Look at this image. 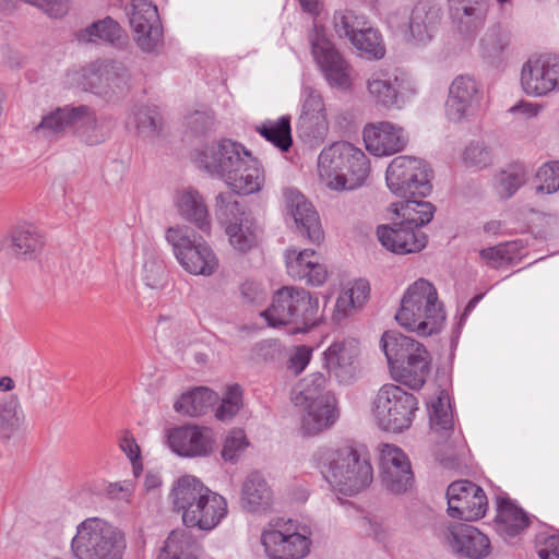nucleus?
<instances>
[{"mask_svg": "<svg viewBox=\"0 0 559 559\" xmlns=\"http://www.w3.org/2000/svg\"><path fill=\"white\" fill-rule=\"evenodd\" d=\"M168 499L173 510L190 528L212 531L228 513L227 500L193 475H182L171 485Z\"/></svg>", "mask_w": 559, "mask_h": 559, "instance_id": "obj_1", "label": "nucleus"}, {"mask_svg": "<svg viewBox=\"0 0 559 559\" xmlns=\"http://www.w3.org/2000/svg\"><path fill=\"white\" fill-rule=\"evenodd\" d=\"M316 468L336 491L355 496L370 486V462L350 445L321 447L312 455Z\"/></svg>", "mask_w": 559, "mask_h": 559, "instance_id": "obj_2", "label": "nucleus"}, {"mask_svg": "<svg viewBox=\"0 0 559 559\" xmlns=\"http://www.w3.org/2000/svg\"><path fill=\"white\" fill-rule=\"evenodd\" d=\"M290 400L301 412L300 430L305 436H317L338 419L337 400L328 389V379L321 372L302 378L292 390Z\"/></svg>", "mask_w": 559, "mask_h": 559, "instance_id": "obj_3", "label": "nucleus"}, {"mask_svg": "<svg viewBox=\"0 0 559 559\" xmlns=\"http://www.w3.org/2000/svg\"><path fill=\"white\" fill-rule=\"evenodd\" d=\"M317 173L321 183L330 190H354L366 182L370 174V164L360 148L340 141L320 152Z\"/></svg>", "mask_w": 559, "mask_h": 559, "instance_id": "obj_4", "label": "nucleus"}, {"mask_svg": "<svg viewBox=\"0 0 559 559\" xmlns=\"http://www.w3.org/2000/svg\"><path fill=\"white\" fill-rule=\"evenodd\" d=\"M395 320L402 328L419 336L439 333L444 326L445 311L435 285L426 278H418L408 285Z\"/></svg>", "mask_w": 559, "mask_h": 559, "instance_id": "obj_5", "label": "nucleus"}, {"mask_svg": "<svg viewBox=\"0 0 559 559\" xmlns=\"http://www.w3.org/2000/svg\"><path fill=\"white\" fill-rule=\"evenodd\" d=\"M381 348L392 378L413 389H420L430 373L431 357L418 341L396 331L383 333Z\"/></svg>", "mask_w": 559, "mask_h": 559, "instance_id": "obj_6", "label": "nucleus"}, {"mask_svg": "<svg viewBox=\"0 0 559 559\" xmlns=\"http://www.w3.org/2000/svg\"><path fill=\"white\" fill-rule=\"evenodd\" d=\"M126 550L124 533L97 516L79 523L70 544V551L75 559H123Z\"/></svg>", "mask_w": 559, "mask_h": 559, "instance_id": "obj_7", "label": "nucleus"}, {"mask_svg": "<svg viewBox=\"0 0 559 559\" xmlns=\"http://www.w3.org/2000/svg\"><path fill=\"white\" fill-rule=\"evenodd\" d=\"M261 317L273 328L295 324L307 330L321 321L322 312L318 297L301 287L283 286L274 293Z\"/></svg>", "mask_w": 559, "mask_h": 559, "instance_id": "obj_8", "label": "nucleus"}, {"mask_svg": "<svg viewBox=\"0 0 559 559\" xmlns=\"http://www.w3.org/2000/svg\"><path fill=\"white\" fill-rule=\"evenodd\" d=\"M260 543L269 559H304L310 554L312 530L298 520L278 519L262 530Z\"/></svg>", "mask_w": 559, "mask_h": 559, "instance_id": "obj_9", "label": "nucleus"}, {"mask_svg": "<svg viewBox=\"0 0 559 559\" xmlns=\"http://www.w3.org/2000/svg\"><path fill=\"white\" fill-rule=\"evenodd\" d=\"M417 409L416 396L391 383L382 385L371 403V415L377 426L394 433L412 426Z\"/></svg>", "mask_w": 559, "mask_h": 559, "instance_id": "obj_10", "label": "nucleus"}, {"mask_svg": "<svg viewBox=\"0 0 559 559\" xmlns=\"http://www.w3.org/2000/svg\"><path fill=\"white\" fill-rule=\"evenodd\" d=\"M192 236L186 225L169 226L165 230V240L179 265L191 275L211 276L218 269L217 255L206 241Z\"/></svg>", "mask_w": 559, "mask_h": 559, "instance_id": "obj_11", "label": "nucleus"}, {"mask_svg": "<svg viewBox=\"0 0 559 559\" xmlns=\"http://www.w3.org/2000/svg\"><path fill=\"white\" fill-rule=\"evenodd\" d=\"M215 215L235 250L248 252L258 245L259 225L233 193L222 192L216 197Z\"/></svg>", "mask_w": 559, "mask_h": 559, "instance_id": "obj_12", "label": "nucleus"}, {"mask_svg": "<svg viewBox=\"0 0 559 559\" xmlns=\"http://www.w3.org/2000/svg\"><path fill=\"white\" fill-rule=\"evenodd\" d=\"M368 99L386 110L403 109L417 94L414 81L397 70L377 69L366 79Z\"/></svg>", "mask_w": 559, "mask_h": 559, "instance_id": "obj_13", "label": "nucleus"}, {"mask_svg": "<svg viewBox=\"0 0 559 559\" xmlns=\"http://www.w3.org/2000/svg\"><path fill=\"white\" fill-rule=\"evenodd\" d=\"M385 181L390 191L399 198H425L432 189L428 165L420 158L407 155L390 162Z\"/></svg>", "mask_w": 559, "mask_h": 559, "instance_id": "obj_14", "label": "nucleus"}, {"mask_svg": "<svg viewBox=\"0 0 559 559\" xmlns=\"http://www.w3.org/2000/svg\"><path fill=\"white\" fill-rule=\"evenodd\" d=\"M519 85L523 94L533 98L547 97L559 92V55L531 53L522 63Z\"/></svg>", "mask_w": 559, "mask_h": 559, "instance_id": "obj_15", "label": "nucleus"}, {"mask_svg": "<svg viewBox=\"0 0 559 559\" xmlns=\"http://www.w3.org/2000/svg\"><path fill=\"white\" fill-rule=\"evenodd\" d=\"M484 91L480 82L468 74H460L449 85L444 114L452 123H465L480 111Z\"/></svg>", "mask_w": 559, "mask_h": 559, "instance_id": "obj_16", "label": "nucleus"}, {"mask_svg": "<svg viewBox=\"0 0 559 559\" xmlns=\"http://www.w3.org/2000/svg\"><path fill=\"white\" fill-rule=\"evenodd\" d=\"M249 152L239 142L222 139L197 148L193 158L199 168L211 177L225 181Z\"/></svg>", "mask_w": 559, "mask_h": 559, "instance_id": "obj_17", "label": "nucleus"}, {"mask_svg": "<svg viewBox=\"0 0 559 559\" xmlns=\"http://www.w3.org/2000/svg\"><path fill=\"white\" fill-rule=\"evenodd\" d=\"M312 56L331 87L347 90L352 85L350 66L325 36L323 27L314 24L310 34Z\"/></svg>", "mask_w": 559, "mask_h": 559, "instance_id": "obj_18", "label": "nucleus"}, {"mask_svg": "<svg viewBox=\"0 0 559 559\" xmlns=\"http://www.w3.org/2000/svg\"><path fill=\"white\" fill-rule=\"evenodd\" d=\"M448 514L463 521H477L485 516L488 500L481 487L471 480H456L447 489Z\"/></svg>", "mask_w": 559, "mask_h": 559, "instance_id": "obj_19", "label": "nucleus"}, {"mask_svg": "<svg viewBox=\"0 0 559 559\" xmlns=\"http://www.w3.org/2000/svg\"><path fill=\"white\" fill-rule=\"evenodd\" d=\"M379 451L380 479L383 487L393 495L409 491L414 485V475L404 451L389 443L381 444Z\"/></svg>", "mask_w": 559, "mask_h": 559, "instance_id": "obj_20", "label": "nucleus"}, {"mask_svg": "<svg viewBox=\"0 0 559 559\" xmlns=\"http://www.w3.org/2000/svg\"><path fill=\"white\" fill-rule=\"evenodd\" d=\"M362 140L366 150L377 156H391L404 151L409 134L404 127L389 120L369 122L364 127Z\"/></svg>", "mask_w": 559, "mask_h": 559, "instance_id": "obj_21", "label": "nucleus"}, {"mask_svg": "<svg viewBox=\"0 0 559 559\" xmlns=\"http://www.w3.org/2000/svg\"><path fill=\"white\" fill-rule=\"evenodd\" d=\"M128 13L136 45L146 52L157 49L163 40L157 8L147 0H132Z\"/></svg>", "mask_w": 559, "mask_h": 559, "instance_id": "obj_22", "label": "nucleus"}, {"mask_svg": "<svg viewBox=\"0 0 559 559\" xmlns=\"http://www.w3.org/2000/svg\"><path fill=\"white\" fill-rule=\"evenodd\" d=\"M166 442L169 449L180 456L201 457L213 452L215 438L210 428L186 425L169 429Z\"/></svg>", "mask_w": 559, "mask_h": 559, "instance_id": "obj_23", "label": "nucleus"}, {"mask_svg": "<svg viewBox=\"0 0 559 559\" xmlns=\"http://www.w3.org/2000/svg\"><path fill=\"white\" fill-rule=\"evenodd\" d=\"M441 539L453 554L472 559L487 557L491 550L489 538L478 528L467 524H450L442 531Z\"/></svg>", "mask_w": 559, "mask_h": 559, "instance_id": "obj_24", "label": "nucleus"}, {"mask_svg": "<svg viewBox=\"0 0 559 559\" xmlns=\"http://www.w3.org/2000/svg\"><path fill=\"white\" fill-rule=\"evenodd\" d=\"M74 123L93 126L95 122L91 108L84 105L57 108L41 118V121L34 128V133L36 138L51 142L61 138L67 128L74 129Z\"/></svg>", "mask_w": 559, "mask_h": 559, "instance_id": "obj_25", "label": "nucleus"}, {"mask_svg": "<svg viewBox=\"0 0 559 559\" xmlns=\"http://www.w3.org/2000/svg\"><path fill=\"white\" fill-rule=\"evenodd\" d=\"M283 198L286 214L293 218L298 230L312 242L321 241L323 230L311 202L295 188H286Z\"/></svg>", "mask_w": 559, "mask_h": 559, "instance_id": "obj_26", "label": "nucleus"}, {"mask_svg": "<svg viewBox=\"0 0 559 559\" xmlns=\"http://www.w3.org/2000/svg\"><path fill=\"white\" fill-rule=\"evenodd\" d=\"M298 127L314 139L325 136L330 128L324 99L318 90L309 85L301 87Z\"/></svg>", "mask_w": 559, "mask_h": 559, "instance_id": "obj_27", "label": "nucleus"}, {"mask_svg": "<svg viewBox=\"0 0 559 559\" xmlns=\"http://www.w3.org/2000/svg\"><path fill=\"white\" fill-rule=\"evenodd\" d=\"M287 274L295 281L319 287L328 278V269L319 253L312 249L298 250L288 248L285 251Z\"/></svg>", "mask_w": 559, "mask_h": 559, "instance_id": "obj_28", "label": "nucleus"}, {"mask_svg": "<svg viewBox=\"0 0 559 559\" xmlns=\"http://www.w3.org/2000/svg\"><path fill=\"white\" fill-rule=\"evenodd\" d=\"M441 23V10L431 0H419L411 10L405 39L417 46L430 43Z\"/></svg>", "mask_w": 559, "mask_h": 559, "instance_id": "obj_29", "label": "nucleus"}, {"mask_svg": "<svg viewBox=\"0 0 559 559\" xmlns=\"http://www.w3.org/2000/svg\"><path fill=\"white\" fill-rule=\"evenodd\" d=\"M358 355L359 343L356 338L335 340L323 352L324 367L340 382H348L355 376Z\"/></svg>", "mask_w": 559, "mask_h": 559, "instance_id": "obj_30", "label": "nucleus"}, {"mask_svg": "<svg viewBox=\"0 0 559 559\" xmlns=\"http://www.w3.org/2000/svg\"><path fill=\"white\" fill-rule=\"evenodd\" d=\"M377 236L381 245L396 254L419 252L426 247L425 233L401 223L394 226L382 225L377 229Z\"/></svg>", "mask_w": 559, "mask_h": 559, "instance_id": "obj_31", "label": "nucleus"}, {"mask_svg": "<svg viewBox=\"0 0 559 559\" xmlns=\"http://www.w3.org/2000/svg\"><path fill=\"white\" fill-rule=\"evenodd\" d=\"M241 508L250 513L262 514L271 511L274 493L266 478L260 472H251L241 485Z\"/></svg>", "mask_w": 559, "mask_h": 559, "instance_id": "obj_32", "label": "nucleus"}, {"mask_svg": "<svg viewBox=\"0 0 559 559\" xmlns=\"http://www.w3.org/2000/svg\"><path fill=\"white\" fill-rule=\"evenodd\" d=\"M265 181L259 160L249 152L224 181L235 193L252 194L259 192Z\"/></svg>", "mask_w": 559, "mask_h": 559, "instance_id": "obj_33", "label": "nucleus"}, {"mask_svg": "<svg viewBox=\"0 0 559 559\" xmlns=\"http://www.w3.org/2000/svg\"><path fill=\"white\" fill-rule=\"evenodd\" d=\"M175 205L180 216L202 233L210 235L211 219L204 199L194 189H183L175 194Z\"/></svg>", "mask_w": 559, "mask_h": 559, "instance_id": "obj_34", "label": "nucleus"}, {"mask_svg": "<svg viewBox=\"0 0 559 559\" xmlns=\"http://www.w3.org/2000/svg\"><path fill=\"white\" fill-rule=\"evenodd\" d=\"M114 72L116 75L122 73V63L118 61H97L84 67L80 70H72L68 72V81L72 85L90 90L96 93L105 92L104 74Z\"/></svg>", "mask_w": 559, "mask_h": 559, "instance_id": "obj_35", "label": "nucleus"}, {"mask_svg": "<svg viewBox=\"0 0 559 559\" xmlns=\"http://www.w3.org/2000/svg\"><path fill=\"white\" fill-rule=\"evenodd\" d=\"M455 11L461 33L472 35L478 32L487 19L484 0H449Z\"/></svg>", "mask_w": 559, "mask_h": 559, "instance_id": "obj_36", "label": "nucleus"}, {"mask_svg": "<svg viewBox=\"0 0 559 559\" xmlns=\"http://www.w3.org/2000/svg\"><path fill=\"white\" fill-rule=\"evenodd\" d=\"M402 201L392 204L393 213L408 227H421L428 224L435 214L432 203L424 198H402Z\"/></svg>", "mask_w": 559, "mask_h": 559, "instance_id": "obj_37", "label": "nucleus"}, {"mask_svg": "<svg viewBox=\"0 0 559 559\" xmlns=\"http://www.w3.org/2000/svg\"><path fill=\"white\" fill-rule=\"evenodd\" d=\"M200 545L183 530H174L166 538L156 559H199Z\"/></svg>", "mask_w": 559, "mask_h": 559, "instance_id": "obj_38", "label": "nucleus"}, {"mask_svg": "<svg viewBox=\"0 0 559 559\" xmlns=\"http://www.w3.org/2000/svg\"><path fill=\"white\" fill-rule=\"evenodd\" d=\"M370 293L369 283L366 280H357L349 284L337 297L333 311V320L341 322L355 310L362 307Z\"/></svg>", "mask_w": 559, "mask_h": 559, "instance_id": "obj_39", "label": "nucleus"}, {"mask_svg": "<svg viewBox=\"0 0 559 559\" xmlns=\"http://www.w3.org/2000/svg\"><path fill=\"white\" fill-rule=\"evenodd\" d=\"M497 528L503 537H514L528 526V518L524 511L507 499L498 501Z\"/></svg>", "mask_w": 559, "mask_h": 559, "instance_id": "obj_40", "label": "nucleus"}, {"mask_svg": "<svg viewBox=\"0 0 559 559\" xmlns=\"http://www.w3.org/2000/svg\"><path fill=\"white\" fill-rule=\"evenodd\" d=\"M216 401L217 394L214 391L200 386L182 393L174 408L178 414L194 417L204 414Z\"/></svg>", "mask_w": 559, "mask_h": 559, "instance_id": "obj_41", "label": "nucleus"}, {"mask_svg": "<svg viewBox=\"0 0 559 559\" xmlns=\"http://www.w3.org/2000/svg\"><path fill=\"white\" fill-rule=\"evenodd\" d=\"M25 423V415L17 397L10 396L0 402V439L11 440L17 435Z\"/></svg>", "mask_w": 559, "mask_h": 559, "instance_id": "obj_42", "label": "nucleus"}, {"mask_svg": "<svg viewBox=\"0 0 559 559\" xmlns=\"http://www.w3.org/2000/svg\"><path fill=\"white\" fill-rule=\"evenodd\" d=\"M126 126L141 136L152 138L158 134L162 128V118L156 109L140 106L133 108L129 114Z\"/></svg>", "mask_w": 559, "mask_h": 559, "instance_id": "obj_43", "label": "nucleus"}, {"mask_svg": "<svg viewBox=\"0 0 559 559\" xmlns=\"http://www.w3.org/2000/svg\"><path fill=\"white\" fill-rule=\"evenodd\" d=\"M428 413L431 429L436 432H448L453 428V414L449 394L438 390L428 403Z\"/></svg>", "mask_w": 559, "mask_h": 559, "instance_id": "obj_44", "label": "nucleus"}, {"mask_svg": "<svg viewBox=\"0 0 559 559\" xmlns=\"http://www.w3.org/2000/svg\"><path fill=\"white\" fill-rule=\"evenodd\" d=\"M510 44L511 36L507 31L499 26L490 27L479 40V55L489 62L501 60Z\"/></svg>", "mask_w": 559, "mask_h": 559, "instance_id": "obj_45", "label": "nucleus"}, {"mask_svg": "<svg viewBox=\"0 0 559 559\" xmlns=\"http://www.w3.org/2000/svg\"><path fill=\"white\" fill-rule=\"evenodd\" d=\"M350 44L369 59H382L385 56V45L379 29L368 21L360 31L352 37Z\"/></svg>", "mask_w": 559, "mask_h": 559, "instance_id": "obj_46", "label": "nucleus"}, {"mask_svg": "<svg viewBox=\"0 0 559 559\" xmlns=\"http://www.w3.org/2000/svg\"><path fill=\"white\" fill-rule=\"evenodd\" d=\"M257 131L274 146L286 152L292 146L290 118L282 116L277 120H267L257 127Z\"/></svg>", "mask_w": 559, "mask_h": 559, "instance_id": "obj_47", "label": "nucleus"}, {"mask_svg": "<svg viewBox=\"0 0 559 559\" xmlns=\"http://www.w3.org/2000/svg\"><path fill=\"white\" fill-rule=\"evenodd\" d=\"M11 242L13 251L16 254L29 258L36 254L43 246L41 238L36 227L31 224L16 226L11 231Z\"/></svg>", "mask_w": 559, "mask_h": 559, "instance_id": "obj_48", "label": "nucleus"}, {"mask_svg": "<svg viewBox=\"0 0 559 559\" xmlns=\"http://www.w3.org/2000/svg\"><path fill=\"white\" fill-rule=\"evenodd\" d=\"M122 29L111 17L97 21L79 33V40L87 43H111L119 41L122 37Z\"/></svg>", "mask_w": 559, "mask_h": 559, "instance_id": "obj_49", "label": "nucleus"}, {"mask_svg": "<svg viewBox=\"0 0 559 559\" xmlns=\"http://www.w3.org/2000/svg\"><path fill=\"white\" fill-rule=\"evenodd\" d=\"M366 16L356 14L352 10H337L333 14V28L340 38L349 41L366 24Z\"/></svg>", "mask_w": 559, "mask_h": 559, "instance_id": "obj_50", "label": "nucleus"}, {"mask_svg": "<svg viewBox=\"0 0 559 559\" xmlns=\"http://www.w3.org/2000/svg\"><path fill=\"white\" fill-rule=\"evenodd\" d=\"M527 180V173L523 166H514L501 171L497 178V191L502 198L512 197Z\"/></svg>", "mask_w": 559, "mask_h": 559, "instance_id": "obj_51", "label": "nucleus"}, {"mask_svg": "<svg viewBox=\"0 0 559 559\" xmlns=\"http://www.w3.org/2000/svg\"><path fill=\"white\" fill-rule=\"evenodd\" d=\"M242 405V390L240 385H228L221 404L215 411V417L222 421L229 420L240 411Z\"/></svg>", "mask_w": 559, "mask_h": 559, "instance_id": "obj_52", "label": "nucleus"}, {"mask_svg": "<svg viewBox=\"0 0 559 559\" xmlns=\"http://www.w3.org/2000/svg\"><path fill=\"white\" fill-rule=\"evenodd\" d=\"M249 447L242 429H233L224 438L221 456L225 462H236Z\"/></svg>", "mask_w": 559, "mask_h": 559, "instance_id": "obj_53", "label": "nucleus"}, {"mask_svg": "<svg viewBox=\"0 0 559 559\" xmlns=\"http://www.w3.org/2000/svg\"><path fill=\"white\" fill-rule=\"evenodd\" d=\"M536 192L551 194L559 190V162L542 165L536 173Z\"/></svg>", "mask_w": 559, "mask_h": 559, "instance_id": "obj_54", "label": "nucleus"}, {"mask_svg": "<svg viewBox=\"0 0 559 559\" xmlns=\"http://www.w3.org/2000/svg\"><path fill=\"white\" fill-rule=\"evenodd\" d=\"M492 160L491 151L483 141L469 142L462 152V162L467 167L483 168Z\"/></svg>", "mask_w": 559, "mask_h": 559, "instance_id": "obj_55", "label": "nucleus"}, {"mask_svg": "<svg viewBox=\"0 0 559 559\" xmlns=\"http://www.w3.org/2000/svg\"><path fill=\"white\" fill-rule=\"evenodd\" d=\"M94 124L82 126L81 123H74V130L76 134L87 144L95 145L102 143L107 138V133L103 130L95 114L91 110Z\"/></svg>", "mask_w": 559, "mask_h": 559, "instance_id": "obj_56", "label": "nucleus"}, {"mask_svg": "<svg viewBox=\"0 0 559 559\" xmlns=\"http://www.w3.org/2000/svg\"><path fill=\"white\" fill-rule=\"evenodd\" d=\"M121 451L127 455L132 464V472L138 477L142 472L141 450L136 441L129 433H124L119 440Z\"/></svg>", "mask_w": 559, "mask_h": 559, "instance_id": "obj_57", "label": "nucleus"}, {"mask_svg": "<svg viewBox=\"0 0 559 559\" xmlns=\"http://www.w3.org/2000/svg\"><path fill=\"white\" fill-rule=\"evenodd\" d=\"M135 490L132 480L108 483L104 486V495L110 500L129 502Z\"/></svg>", "mask_w": 559, "mask_h": 559, "instance_id": "obj_58", "label": "nucleus"}, {"mask_svg": "<svg viewBox=\"0 0 559 559\" xmlns=\"http://www.w3.org/2000/svg\"><path fill=\"white\" fill-rule=\"evenodd\" d=\"M312 357V348L306 345H300L294 348L287 368L294 373H301L309 365Z\"/></svg>", "mask_w": 559, "mask_h": 559, "instance_id": "obj_59", "label": "nucleus"}, {"mask_svg": "<svg viewBox=\"0 0 559 559\" xmlns=\"http://www.w3.org/2000/svg\"><path fill=\"white\" fill-rule=\"evenodd\" d=\"M165 269L162 262L156 260H147L143 264V278L145 284L151 288L162 286Z\"/></svg>", "mask_w": 559, "mask_h": 559, "instance_id": "obj_60", "label": "nucleus"}, {"mask_svg": "<svg viewBox=\"0 0 559 559\" xmlns=\"http://www.w3.org/2000/svg\"><path fill=\"white\" fill-rule=\"evenodd\" d=\"M242 298L249 304H260L266 297L263 285L259 282L247 280L240 286Z\"/></svg>", "mask_w": 559, "mask_h": 559, "instance_id": "obj_61", "label": "nucleus"}, {"mask_svg": "<svg viewBox=\"0 0 559 559\" xmlns=\"http://www.w3.org/2000/svg\"><path fill=\"white\" fill-rule=\"evenodd\" d=\"M503 250L504 249L501 247V245L489 247L480 251V257L491 267L499 269L509 264Z\"/></svg>", "mask_w": 559, "mask_h": 559, "instance_id": "obj_62", "label": "nucleus"}, {"mask_svg": "<svg viewBox=\"0 0 559 559\" xmlns=\"http://www.w3.org/2000/svg\"><path fill=\"white\" fill-rule=\"evenodd\" d=\"M364 531L378 540H383L388 536V528L383 521L378 518L366 516L361 520Z\"/></svg>", "mask_w": 559, "mask_h": 559, "instance_id": "obj_63", "label": "nucleus"}, {"mask_svg": "<svg viewBox=\"0 0 559 559\" xmlns=\"http://www.w3.org/2000/svg\"><path fill=\"white\" fill-rule=\"evenodd\" d=\"M540 559H559V535L546 538L544 546L538 550Z\"/></svg>", "mask_w": 559, "mask_h": 559, "instance_id": "obj_64", "label": "nucleus"}]
</instances>
